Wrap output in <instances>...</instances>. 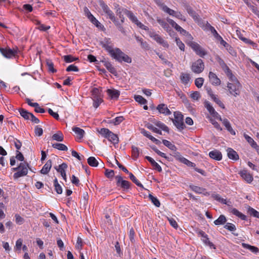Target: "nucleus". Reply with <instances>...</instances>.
<instances>
[{"mask_svg":"<svg viewBox=\"0 0 259 259\" xmlns=\"http://www.w3.org/2000/svg\"><path fill=\"white\" fill-rule=\"evenodd\" d=\"M108 53L113 59L120 63L122 61L127 63L132 62V58L118 48H113Z\"/></svg>","mask_w":259,"mask_h":259,"instance_id":"obj_1","label":"nucleus"},{"mask_svg":"<svg viewBox=\"0 0 259 259\" xmlns=\"http://www.w3.org/2000/svg\"><path fill=\"white\" fill-rule=\"evenodd\" d=\"M28 164L26 162L20 163L17 167L12 168L13 171H17L14 174V178L17 179L19 178L26 176L28 173Z\"/></svg>","mask_w":259,"mask_h":259,"instance_id":"obj_2","label":"nucleus"},{"mask_svg":"<svg viewBox=\"0 0 259 259\" xmlns=\"http://www.w3.org/2000/svg\"><path fill=\"white\" fill-rule=\"evenodd\" d=\"M174 119H172V122L174 125L179 130H182L185 127L184 123V116L183 114L180 112H174Z\"/></svg>","mask_w":259,"mask_h":259,"instance_id":"obj_3","label":"nucleus"},{"mask_svg":"<svg viewBox=\"0 0 259 259\" xmlns=\"http://www.w3.org/2000/svg\"><path fill=\"white\" fill-rule=\"evenodd\" d=\"M124 14L128 17V18L139 28L145 30H149V28L143 24L141 22L138 21L136 16L131 11L127 10H124Z\"/></svg>","mask_w":259,"mask_h":259,"instance_id":"obj_4","label":"nucleus"},{"mask_svg":"<svg viewBox=\"0 0 259 259\" xmlns=\"http://www.w3.org/2000/svg\"><path fill=\"white\" fill-rule=\"evenodd\" d=\"M242 85L239 82L230 83L227 84V88L231 95L236 97L240 94V90Z\"/></svg>","mask_w":259,"mask_h":259,"instance_id":"obj_5","label":"nucleus"},{"mask_svg":"<svg viewBox=\"0 0 259 259\" xmlns=\"http://www.w3.org/2000/svg\"><path fill=\"white\" fill-rule=\"evenodd\" d=\"M149 36L155 40L158 44L161 45L164 48H168L169 45L166 41L164 40L159 34L154 31L147 30Z\"/></svg>","mask_w":259,"mask_h":259,"instance_id":"obj_6","label":"nucleus"},{"mask_svg":"<svg viewBox=\"0 0 259 259\" xmlns=\"http://www.w3.org/2000/svg\"><path fill=\"white\" fill-rule=\"evenodd\" d=\"M99 5L103 12L106 14L108 18L110 19L113 22L117 19L115 17L113 12L102 0H100Z\"/></svg>","mask_w":259,"mask_h":259,"instance_id":"obj_7","label":"nucleus"},{"mask_svg":"<svg viewBox=\"0 0 259 259\" xmlns=\"http://www.w3.org/2000/svg\"><path fill=\"white\" fill-rule=\"evenodd\" d=\"M187 44L200 57H203L206 54V51L197 42L190 41Z\"/></svg>","mask_w":259,"mask_h":259,"instance_id":"obj_8","label":"nucleus"},{"mask_svg":"<svg viewBox=\"0 0 259 259\" xmlns=\"http://www.w3.org/2000/svg\"><path fill=\"white\" fill-rule=\"evenodd\" d=\"M204 68V64L203 61L199 59L194 63L191 66L192 71L195 73H200L202 72Z\"/></svg>","mask_w":259,"mask_h":259,"instance_id":"obj_9","label":"nucleus"},{"mask_svg":"<svg viewBox=\"0 0 259 259\" xmlns=\"http://www.w3.org/2000/svg\"><path fill=\"white\" fill-rule=\"evenodd\" d=\"M116 180V185L118 187H120L123 189H128L130 187L131 183L130 182L123 180L120 176H116L115 177Z\"/></svg>","mask_w":259,"mask_h":259,"instance_id":"obj_10","label":"nucleus"},{"mask_svg":"<svg viewBox=\"0 0 259 259\" xmlns=\"http://www.w3.org/2000/svg\"><path fill=\"white\" fill-rule=\"evenodd\" d=\"M205 107L208 111L209 113L214 117L220 120H222L221 116L216 112L213 107L210 105V103L208 101L205 102Z\"/></svg>","mask_w":259,"mask_h":259,"instance_id":"obj_11","label":"nucleus"},{"mask_svg":"<svg viewBox=\"0 0 259 259\" xmlns=\"http://www.w3.org/2000/svg\"><path fill=\"white\" fill-rule=\"evenodd\" d=\"M0 52L5 57L7 58H11L13 57H14L17 54L16 51L12 50L9 48L0 49Z\"/></svg>","mask_w":259,"mask_h":259,"instance_id":"obj_12","label":"nucleus"},{"mask_svg":"<svg viewBox=\"0 0 259 259\" xmlns=\"http://www.w3.org/2000/svg\"><path fill=\"white\" fill-rule=\"evenodd\" d=\"M67 168V164L65 163H63L59 165L58 166H55V168L59 173H60L63 179L66 181L67 178L66 175V169Z\"/></svg>","mask_w":259,"mask_h":259,"instance_id":"obj_13","label":"nucleus"},{"mask_svg":"<svg viewBox=\"0 0 259 259\" xmlns=\"http://www.w3.org/2000/svg\"><path fill=\"white\" fill-rule=\"evenodd\" d=\"M101 45L109 53L113 49V46L110 38H105L101 42Z\"/></svg>","mask_w":259,"mask_h":259,"instance_id":"obj_14","label":"nucleus"},{"mask_svg":"<svg viewBox=\"0 0 259 259\" xmlns=\"http://www.w3.org/2000/svg\"><path fill=\"white\" fill-rule=\"evenodd\" d=\"M156 109L160 113L163 114L165 115H169L171 114V112L165 104H160L158 105L157 106Z\"/></svg>","mask_w":259,"mask_h":259,"instance_id":"obj_15","label":"nucleus"},{"mask_svg":"<svg viewBox=\"0 0 259 259\" xmlns=\"http://www.w3.org/2000/svg\"><path fill=\"white\" fill-rule=\"evenodd\" d=\"M209 81L214 85H219L221 84V80L217 75L212 72H209L208 75Z\"/></svg>","mask_w":259,"mask_h":259,"instance_id":"obj_16","label":"nucleus"},{"mask_svg":"<svg viewBox=\"0 0 259 259\" xmlns=\"http://www.w3.org/2000/svg\"><path fill=\"white\" fill-rule=\"evenodd\" d=\"M240 175L241 177L245 180L247 183H250L253 180L252 176L248 172L247 170H243L240 172Z\"/></svg>","mask_w":259,"mask_h":259,"instance_id":"obj_17","label":"nucleus"},{"mask_svg":"<svg viewBox=\"0 0 259 259\" xmlns=\"http://www.w3.org/2000/svg\"><path fill=\"white\" fill-rule=\"evenodd\" d=\"M209 157L215 160H221L222 159V155L220 151L214 150L209 153Z\"/></svg>","mask_w":259,"mask_h":259,"instance_id":"obj_18","label":"nucleus"},{"mask_svg":"<svg viewBox=\"0 0 259 259\" xmlns=\"http://www.w3.org/2000/svg\"><path fill=\"white\" fill-rule=\"evenodd\" d=\"M145 158L153 166L154 169L157 170L159 172H161L162 171V168L161 166L152 158H151L150 156H147L145 157Z\"/></svg>","mask_w":259,"mask_h":259,"instance_id":"obj_19","label":"nucleus"},{"mask_svg":"<svg viewBox=\"0 0 259 259\" xmlns=\"http://www.w3.org/2000/svg\"><path fill=\"white\" fill-rule=\"evenodd\" d=\"M108 95L112 99H117L120 95V92L118 90L114 89H108L107 90Z\"/></svg>","mask_w":259,"mask_h":259,"instance_id":"obj_20","label":"nucleus"},{"mask_svg":"<svg viewBox=\"0 0 259 259\" xmlns=\"http://www.w3.org/2000/svg\"><path fill=\"white\" fill-rule=\"evenodd\" d=\"M227 151L228 156L230 159L234 160H237L239 159V155H238L237 153L233 149L229 148L227 149Z\"/></svg>","mask_w":259,"mask_h":259,"instance_id":"obj_21","label":"nucleus"},{"mask_svg":"<svg viewBox=\"0 0 259 259\" xmlns=\"http://www.w3.org/2000/svg\"><path fill=\"white\" fill-rule=\"evenodd\" d=\"M52 167V160L51 159L47 161L46 163L44 165L42 169L40 170V172L42 174H47L51 169Z\"/></svg>","mask_w":259,"mask_h":259,"instance_id":"obj_22","label":"nucleus"},{"mask_svg":"<svg viewBox=\"0 0 259 259\" xmlns=\"http://www.w3.org/2000/svg\"><path fill=\"white\" fill-rule=\"evenodd\" d=\"M102 62L104 63V65L110 73L114 75L116 74L115 68L112 66L110 62L104 61H102Z\"/></svg>","mask_w":259,"mask_h":259,"instance_id":"obj_23","label":"nucleus"},{"mask_svg":"<svg viewBox=\"0 0 259 259\" xmlns=\"http://www.w3.org/2000/svg\"><path fill=\"white\" fill-rule=\"evenodd\" d=\"M72 131L75 133V134L78 137L79 139H81L83 138L84 135V131L77 127H73L72 128Z\"/></svg>","mask_w":259,"mask_h":259,"instance_id":"obj_24","label":"nucleus"},{"mask_svg":"<svg viewBox=\"0 0 259 259\" xmlns=\"http://www.w3.org/2000/svg\"><path fill=\"white\" fill-rule=\"evenodd\" d=\"M242 246L244 248L250 250L251 252L257 253L259 252V249L254 246H251L246 243H242Z\"/></svg>","mask_w":259,"mask_h":259,"instance_id":"obj_25","label":"nucleus"},{"mask_svg":"<svg viewBox=\"0 0 259 259\" xmlns=\"http://www.w3.org/2000/svg\"><path fill=\"white\" fill-rule=\"evenodd\" d=\"M52 138L53 140L62 142L64 140V136L61 132L58 131L52 136Z\"/></svg>","mask_w":259,"mask_h":259,"instance_id":"obj_26","label":"nucleus"},{"mask_svg":"<svg viewBox=\"0 0 259 259\" xmlns=\"http://www.w3.org/2000/svg\"><path fill=\"white\" fill-rule=\"evenodd\" d=\"M19 111L21 116H22L26 120L29 119L30 116L32 114L31 113L29 112L26 110L22 108L19 109Z\"/></svg>","mask_w":259,"mask_h":259,"instance_id":"obj_27","label":"nucleus"},{"mask_svg":"<svg viewBox=\"0 0 259 259\" xmlns=\"http://www.w3.org/2000/svg\"><path fill=\"white\" fill-rule=\"evenodd\" d=\"M190 188L196 193L201 194L205 191V189L193 185L189 186Z\"/></svg>","mask_w":259,"mask_h":259,"instance_id":"obj_28","label":"nucleus"},{"mask_svg":"<svg viewBox=\"0 0 259 259\" xmlns=\"http://www.w3.org/2000/svg\"><path fill=\"white\" fill-rule=\"evenodd\" d=\"M109 141L114 144H118L119 140L117 135L114 134L111 132L107 139Z\"/></svg>","mask_w":259,"mask_h":259,"instance_id":"obj_29","label":"nucleus"},{"mask_svg":"<svg viewBox=\"0 0 259 259\" xmlns=\"http://www.w3.org/2000/svg\"><path fill=\"white\" fill-rule=\"evenodd\" d=\"M206 26L208 28V29H209V30L211 31V32L212 33V34H213V35L217 40L219 39L220 37H222L218 34L215 28L213 26L210 25V24H207L206 25Z\"/></svg>","mask_w":259,"mask_h":259,"instance_id":"obj_30","label":"nucleus"},{"mask_svg":"<svg viewBox=\"0 0 259 259\" xmlns=\"http://www.w3.org/2000/svg\"><path fill=\"white\" fill-rule=\"evenodd\" d=\"M52 147L54 148L57 149L61 151H67V147L63 144L61 143H55L52 144Z\"/></svg>","mask_w":259,"mask_h":259,"instance_id":"obj_31","label":"nucleus"},{"mask_svg":"<svg viewBox=\"0 0 259 259\" xmlns=\"http://www.w3.org/2000/svg\"><path fill=\"white\" fill-rule=\"evenodd\" d=\"M227 221V219L225 215H221L218 219L214 221V224L218 226L220 225H223L225 224Z\"/></svg>","mask_w":259,"mask_h":259,"instance_id":"obj_32","label":"nucleus"},{"mask_svg":"<svg viewBox=\"0 0 259 259\" xmlns=\"http://www.w3.org/2000/svg\"><path fill=\"white\" fill-rule=\"evenodd\" d=\"M157 21L166 31H168L169 30L170 27L168 24L164 20L160 18H157Z\"/></svg>","mask_w":259,"mask_h":259,"instance_id":"obj_33","label":"nucleus"},{"mask_svg":"<svg viewBox=\"0 0 259 259\" xmlns=\"http://www.w3.org/2000/svg\"><path fill=\"white\" fill-rule=\"evenodd\" d=\"M46 62L49 71L52 73L56 72L57 70L54 68V63L52 60L50 59H47Z\"/></svg>","mask_w":259,"mask_h":259,"instance_id":"obj_34","label":"nucleus"},{"mask_svg":"<svg viewBox=\"0 0 259 259\" xmlns=\"http://www.w3.org/2000/svg\"><path fill=\"white\" fill-rule=\"evenodd\" d=\"M54 186L56 192L59 194H62V188L60 185L59 184L57 178H55L54 180Z\"/></svg>","mask_w":259,"mask_h":259,"instance_id":"obj_35","label":"nucleus"},{"mask_svg":"<svg viewBox=\"0 0 259 259\" xmlns=\"http://www.w3.org/2000/svg\"><path fill=\"white\" fill-rule=\"evenodd\" d=\"M88 163L91 166L96 167L98 165L99 163L97 160L94 157H90L88 159Z\"/></svg>","mask_w":259,"mask_h":259,"instance_id":"obj_36","label":"nucleus"},{"mask_svg":"<svg viewBox=\"0 0 259 259\" xmlns=\"http://www.w3.org/2000/svg\"><path fill=\"white\" fill-rule=\"evenodd\" d=\"M163 144L169 149L172 151H176L177 150V147L174 144H172L170 142L166 140H162Z\"/></svg>","mask_w":259,"mask_h":259,"instance_id":"obj_37","label":"nucleus"},{"mask_svg":"<svg viewBox=\"0 0 259 259\" xmlns=\"http://www.w3.org/2000/svg\"><path fill=\"white\" fill-rule=\"evenodd\" d=\"M181 80L183 83L186 84L190 80V76L189 74L182 73L180 76Z\"/></svg>","mask_w":259,"mask_h":259,"instance_id":"obj_38","label":"nucleus"},{"mask_svg":"<svg viewBox=\"0 0 259 259\" xmlns=\"http://www.w3.org/2000/svg\"><path fill=\"white\" fill-rule=\"evenodd\" d=\"M149 198L153 203V204L156 207H159L160 205V203L159 200L155 197L153 196L151 194H149Z\"/></svg>","mask_w":259,"mask_h":259,"instance_id":"obj_39","label":"nucleus"},{"mask_svg":"<svg viewBox=\"0 0 259 259\" xmlns=\"http://www.w3.org/2000/svg\"><path fill=\"white\" fill-rule=\"evenodd\" d=\"M129 178L130 179L138 186L143 188V185L137 180V179L134 176V175L131 173L129 172Z\"/></svg>","mask_w":259,"mask_h":259,"instance_id":"obj_40","label":"nucleus"},{"mask_svg":"<svg viewBox=\"0 0 259 259\" xmlns=\"http://www.w3.org/2000/svg\"><path fill=\"white\" fill-rule=\"evenodd\" d=\"M99 133L105 138L108 139L109 135L111 134V131L109 129L106 128H102L99 132Z\"/></svg>","mask_w":259,"mask_h":259,"instance_id":"obj_41","label":"nucleus"},{"mask_svg":"<svg viewBox=\"0 0 259 259\" xmlns=\"http://www.w3.org/2000/svg\"><path fill=\"white\" fill-rule=\"evenodd\" d=\"M244 137L252 148L257 145L256 143L253 140V139L248 135L244 134Z\"/></svg>","mask_w":259,"mask_h":259,"instance_id":"obj_42","label":"nucleus"},{"mask_svg":"<svg viewBox=\"0 0 259 259\" xmlns=\"http://www.w3.org/2000/svg\"><path fill=\"white\" fill-rule=\"evenodd\" d=\"M155 124L161 128L162 130L167 132L169 133V128L163 123L161 122V121H157L155 123Z\"/></svg>","mask_w":259,"mask_h":259,"instance_id":"obj_43","label":"nucleus"},{"mask_svg":"<svg viewBox=\"0 0 259 259\" xmlns=\"http://www.w3.org/2000/svg\"><path fill=\"white\" fill-rule=\"evenodd\" d=\"M63 58L66 63H71L78 60V58L74 57L71 55L64 56Z\"/></svg>","mask_w":259,"mask_h":259,"instance_id":"obj_44","label":"nucleus"},{"mask_svg":"<svg viewBox=\"0 0 259 259\" xmlns=\"http://www.w3.org/2000/svg\"><path fill=\"white\" fill-rule=\"evenodd\" d=\"M248 213L250 215L259 219V212L250 206L248 209Z\"/></svg>","mask_w":259,"mask_h":259,"instance_id":"obj_45","label":"nucleus"},{"mask_svg":"<svg viewBox=\"0 0 259 259\" xmlns=\"http://www.w3.org/2000/svg\"><path fill=\"white\" fill-rule=\"evenodd\" d=\"M139 155V149L138 147L134 146H132V157L136 160Z\"/></svg>","mask_w":259,"mask_h":259,"instance_id":"obj_46","label":"nucleus"},{"mask_svg":"<svg viewBox=\"0 0 259 259\" xmlns=\"http://www.w3.org/2000/svg\"><path fill=\"white\" fill-rule=\"evenodd\" d=\"M135 100L141 104H145L147 103V100L144 98L142 96L136 95L134 97Z\"/></svg>","mask_w":259,"mask_h":259,"instance_id":"obj_47","label":"nucleus"},{"mask_svg":"<svg viewBox=\"0 0 259 259\" xmlns=\"http://www.w3.org/2000/svg\"><path fill=\"white\" fill-rule=\"evenodd\" d=\"M93 106L95 108H97L100 104L103 101L102 97L97 98H93Z\"/></svg>","mask_w":259,"mask_h":259,"instance_id":"obj_48","label":"nucleus"},{"mask_svg":"<svg viewBox=\"0 0 259 259\" xmlns=\"http://www.w3.org/2000/svg\"><path fill=\"white\" fill-rule=\"evenodd\" d=\"M181 161L188 166L193 167L195 168L196 166V164L192 162L191 161H189L188 159L184 157H183L181 159Z\"/></svg>","mask_w":259,"mask_h":259,"instance_id":"obj_49","label":"nucleus"},{"mask_svg":"<svg viewBox=\"0 0 259 259\" xmlns=\"http://www.w3.org/2000/svg\"><path fill=\"white\" fill-rule=\"evenodd\" d=\"M201 240L205 245L209 246L210 248H215L214 245L209 241L207 235L206 238H202Z\"/></svg>","mask_w":259,"mask_h":259,"instance_id":"obj_50","label":"nucleus"},{"mask_svg":"<svg viewBox=\"0 0 259 259\" xmlns=\"http://www.w3.org/2000/svg\"><path fill=\"white\" fill-rule=\"evenodd\" d=\"M186 10L188 14L192 17L194 19L196 20L197 19L196 12L192 9L191 7L188 6L187 7Z\"/></svg>","mask_w":259,"mask_h":259,"instance_id":"obj_51","label":"nucleus"},{"mask_svg":"<svg viewBox=\"0 0 259 259\" xmlns=\"http://www.w3.org/2000/svg\"><path fill=\"white\" fill-rule=\"evenodd\" d=\"M92 99L102 97L100 90L97 88H94L92 90Z\"/></svg>","mask_w":259,"mask_h":259,"instance_id":"obj_52","label":"nucleus"},{"mask_svg":"<svg viewBox=\"0 0 259 259\" xmlns=\"http://www.w3.org/2000/svg\"><path fill=\"white\" fill-rule=\"evenodd\" d=\"M113 23L115 24V25L117 27L119 31H120L122 33H125V30L123 26H122V23H120L118 19L113 22Z\"/></svg>","mask_w":259,"mask_h":259,"instance_id":"obj_53","label":"nucleus"},{"mask_svg":"<svg viewBox=\"0 0 259 259\" xmlns=\"http://www.w3.org/2000/svg\"><path fill=\"white\" fill-rule=\"evenodd\" d=\"M177 45L179 47V49L183 51L185 50V45L178 37H176L175 39Z\"/></svg>","mask_w":259,"mask_h":259,"instance_id":"obj_54","label":"nucleus"},{"mask_svg":"<svg viewBox=\"0 0 259 259\" xmlns=\"http://www.w3.org/2000/svg\"><path fill=\"white\" fill-rule=\"evenodd\" d=\"M204 82V79L202 77H199L195 80V84L198 88H200Z\"/></svg>","mask_w":259,"mask_h":259,"instance_id":"obj_55","label":"nucleus"},{"mask_svg":"<svg viewBox=\"0 0 259 259\" xmlns=\"http://www.w3.org/2000/svg\"><path fill=\"white\" fill-rule=\"evenodd\" d=\"M161 7L162 10L164 12L168 14L169 15H171L172 14V13H173L174 10L169 8L168 7H167L164 4H162L161 5Z\"/></svg>","mask_w":259,"mask_h":259,"instance_id":"obj_56","label":"nucleus"},{"mask_svg":"<svg viewBox=\"0 0 259 259\" xmlns=\"http://www.w3.org/2000/svg\"><path fill=\"white\" fill-rule=\"evenodd\" d=\"M214 102H215L221 108L224 109L225 108V105L222 102V101L218 98V96L215 95V96H213L212 98H211Z\"/></svg>","mask_w":259,"mask_h":259,"instance_id":"obj_57","label":"nucleus"},{"mask_svg":"<svg viewBox=\"0 0 259 259\" xmlns=\"http://www.w3.org/2000/svg\"><path fill=\"white\" fill-rule=\"evenodd\" d=\"M123 120V116H118L116 117L115 118L113 119L111 123H113L114 125H118Z\"/></svg>","mask_w":259,"mask_h":259,"instance_id":"obj_58","label":"nucleus"},{"mask_svg":"<svg viewBox=\"0 0 259 259\" xmlns=\"http://www.w3.org/2000/svg\"><path fill=\"white\" fill-rule=\"evenodd\" d=\"M218 40L220 41L221 45H223L227 50H230L231 49H232V47L227 42H226L222 37L218 39Z\"/></svg>","mask_w":259,"mask_h":259,"instance_id":"obj_59","label":"nucleus"},{"mask_svg":"<svg viewBox=\"0 0 259 259\" xmlns=\"http://www.w3.org/2000/svg\"><path fill=\"white\" fill-rule=\"evenodd\" d=\"M116 15L119 17L120 19V21L121 23H124V17L123 15L122 14V10L120 8H118L116 11Z\"/></svg>","mask_w":259,"mask_h":259,"instance_id":"obj_60","label":"nucleus"},{"mask_svg":"<svg viewBox=\"0 0 259 259\" xmlns=\"http://www.w3.org/2000/svg\"><path fill=\"white\" fill-rule=\"evenodd\" d=\"M190 97L194 100H198L200 98V93L197 92H193L190 94Z\"/></svg>","mask_w":259,"mask_h":259,"instance_id":"obj_61","label":"nucleus"},{"mask_svg":"<svg viewBox=\"0 0 259 259\" xmlns=\"http://www.w3.org/2000/svg\"><path fill=\"white\" fill-rule=\"evenodd\" d=\"M224 228L230 231H234L236 229L235 226L231 223H227L225 225Z\"/></svg>","mask_w":259,"mask_h":259,"instance_id":"obj_62","label":"nucleus"},{"mask_svg":"<svg viewBox=\"0 0 259 259\" xmlns=\"http://www.w3.org/2000/svg\"><path fill=\"white\" fill-rule=\"evenodd\" d=\"M89 19L96 27H99L100 26V23L96 19V18L92 15Z\"/></svg>","mask_w":259,"mask_h":259,"instance_id":"obj_63","label":"nucleus"},{"mask_svg":"<svg viewBox=\"0 0 259 259\" xmlns=\"http://www.w3.org/2000/svg\"><path fill=\"white\" fill-rule=\"evenodd\" d=\"M105 175L108 178H112L114 176V171L113 170L107 169L105 170Z\"/></svg>","mask_w":259,"mask_h":259,"instance_id":"obj_64","label":"nucleus"}]
</instances>
